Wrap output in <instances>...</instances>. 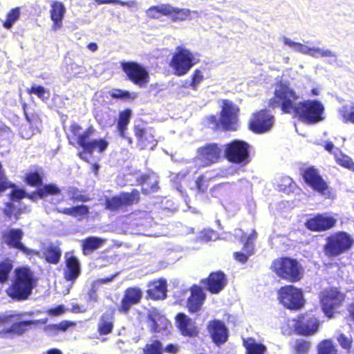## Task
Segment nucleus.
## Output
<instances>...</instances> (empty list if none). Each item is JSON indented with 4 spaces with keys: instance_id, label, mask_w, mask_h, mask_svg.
<instances>
[{
    "instance_id": "de8ad7c7",
    "label": "nucleus",
    "mask_w": 354,
    "mask_h": 354,
    "mask_svg": "<svg viewBox=\"0 0 354 354\" xmlns=\"http://www.w3.org/2000/svg\"><path fill=\"white\" fill-rule=\"evenodd\" d=\"M162 346L160 341L156 340L151 344L146 346V349L144 351V354H162Z\"/></svg>"
},
{
    "instance_id": "4d7b16f0",
    "label": "nucleus",
    "mask_w": 354,
    "mask_h": 354,
    "mask_svg": "<svg viewBox=\"0 0 354 354\" xmlns=\"http://www.w3.org/2000/svg\"><path fill=\"white\" fill-rule=\"evenodd\" d=\"M72 325H73V323L72 322L63 321L58 324L49 325L47 328L55 331H66Z\"/></svg>"
},
{
    "instance_id": "393cba45",
    "label": "nucleus",
    "mask_w": 354,
    "mask_h": 354,
    "mask_svg": "<svg viewBox=\"0 0 354 354\" xmlns=\"http://www.w3.org/2000/svg\"><path fill=\"white\" fill-rule=\"evenodd\" d=\"M206 298L202 288L193 286L191 288V295L187 300V308L192 313H196L201 310Z\"/></svg>"
},
{
    "instance_id": "aec40b11",
    "label": "nucleus",
    "mask_w": 354,
    "mask_h": 354,
    "mask_svg": "<svg viewBox=\"0 0 354 354\" xmlns=\"http://www.w3.org/2000/svg\"><path fill=\"white\" fill-rule=\"evenodd\" d=\"M176 322L178 328L183 336L195 337L198 335L199 330L195 322L186 315L183 313L178 314Z\"/></svg>"
},
{
    "instance_id": "8fccbe9b",
    "label": "nucleus",
    "mask_w": 354,
    "mask_h": 354,
    "mask_svg": "<svg viewBox=\"0 0 354 354\" xmlns=\"http://www.w3.org/2000/svg\"><path fill=\"white\" fill-rule=\"evenodd\" d=\"M253 253L254 250L250 251L248 248L246 249L245 246H243V252H234V257L236 261L242 263H245L248 261L249 257L252 255Z\"/></svg>"
},
{
    "instance_id": "b1692460",
    "label": "nucleus",
    "mask_w": 354,
    "mask_h": 354,
    "mask_svg": "<svg viewBox=\"0 0 354 354\" xmlns=\"http://www.w3.org/2000/svg\"><path fill=\"white\" fill-rule=\"evenodd\" d=\"M39 323L42 322L40 320L17 322L9 329L0 331V337L12 338L13 335H21L28 330V327Z\"/></svg>"
},
{
    "instance_id": "6e6d98bb",
    "label": "nucleus",
    "mask_w": 354,
    "mask_h": 354,
    "mask_svg": "<svg viewBox=\"0 0 354 354\" xmlns=\"http://www.w3.org/2000/svg\"><path fill=\"white\" fill-rule=\"evenodd\" d=\"M3 212L4 214L9 217L14 215L15 220L18 219V215L20 214V209H17L12 203H7Z\"/></svg>"
},
{
    "instance_id": "a19ab883",
    "label": "nucleus",
    "mask_w": 354,
    "mask_h": 354,
    "mask_svg": "<svg viewBox=\"0 0 354 354\" xmlns=\"http://www.w3.org/2000/svg\"><path fill=\"white\" fill-rule=\"evenodd\" d=\"M335 159L338 165L354 172V162L351 158L342 152H339L335 154Z\"/></svg>"
},
{
    "instance_id": "a878e982",
    "label": "nucleus",
    "mask_w": 354,
    "mask_h": 354,
    "mask_svg": "<svg viewBox=\"0 0 354 354\" xmlns=\"http://www.w3.org/2000/svg\"><path fill=\"white\" fill-rule=\"evenodd\" d=\"M82 127L77 123H73L70 127L71 133L75 138L73 140L70 136H68L69 139V143L74 145L76 142L80 147L84 145V142L86 139H89L91 136L95 131L93 127H89L84 131H82Z\"/></svg>"
},
{
    "instance_id": "69168bd1",
    "label": "nucleus",
    "mask_w": 354,
    "mask_h": 354,
    "mask_svg": "<svg viewBox=\"0 0 354 354\" xmlns=\"http://www.w3.org/2000/svg\"><path fill=\"white\" fill-rule=\"evenodd\" d=\"M26 194L23 189H14L11 192V199L13 201H18L19 200L24 198Z\"/></svg>"
},
{
    "instance_id": "864d4df0",
    "label": "nucleus",
    "mask_w": 354,
    "mask_h": 354,
    "mask_svg": "<svg viewBox=\"0 0 354 354\" xmlns=\"http://www.w3.org/2000/svg\"><path fill=\"white\" fill-rule=\"evenodd\" d=\"M29 93L37 95L43 100H47L49 97V93L43 86H32Z\"/></svg>"
},
{
    "instance_id": "39448f33",
    "label": "nucleus",
    "mask_w": 354,
    "mask_h": 354,
    "mask_svg": "<svg viewBox=\"0 0 354 354\" xmlns=\"http://www.w3.org/2000/svg\"><path fill=\"white\" fill-rule=\"evenodd\" d=\"M353 243V239L350 234L339 232L328 237L324 252L328 257H336L348 250Z\"/></svg>"
},
{
    "instance_id": "2eb2a0df",
    "label": "nucleus",
    "mask_w": 354,
    "mask_h": 354,
    "mask_svg": "<svg viewBox=\"0 0 354 354\" xmlns=\"http://www.w3.org/2000/svg\"><path fill=\"white\" fill-rule=\"evenodd\" d=\"M336 223L337 219L328 214H317L307 220L306 227L312 231L322 232L332 228Z\"/></svg>"
},
{
    "instance_id": "a18cd8bd",
    "label": "nucleus",
    "mask_w": 354,
    "mask_h": 354,
    "mask_svg": "<svg viewBox=\"0 0 354 354\" xmlns=\"http://www.w3.org/2000/svg\"><path fill=\"white\" fill-rule=\"evenodd\" d=\"M20 10L19 8H13L7 15V19L3 23V26L6 29H10L13 24L19 19Z\"/></svg>"
},
{
    "instance_id": "0e129e2a",
    "label": "nucleus",
    "mask_w": 354,
    "mask_h": 354,
    "mask_svg": "<svg viewBox=\"0 0 354 354\" xmlns=\"http://www.w3.org/2000/svg\"><path fill=\"white\" fill-rule=\"evenodd\" d=\"M68 70L74 75L78 74H83L86 72V69L84 67L81 66L75 63H72L71 64H70Z\"/></svg>"
},
{
    "instance_id": "1a4fd4ad",
    "label": "nucleus",
    "mask_w": 354,
    "mask_h": 354,
    "mask_svg": "<svg viewBox=\"0 0 354 354\" xmlns=\"http://www.w3.org/2000/svg\"><path fill=\"white\" fill-rule=\"evenodd\" d=\"M322 309L325 315L332 317L334 310L344 300V295L336 288L326 290L320 295Z\"/></svg>"
},
{
    "instance_id": "ddd939ff",
    "label": "nucleus",
    "mask_w": 354,
    "mask_h": 354,
    "mask_svg": "<svg viewBox=\"0 0 354 354\" xmlns=\"http://www.w3.org/2000/svg\"><path fill=\"white\" fill-rule=\"evenodd\" d=\"M140 193L136 189H133L130 193H122L106 200L107 209L114 211L124 206H129L134 203H138L140 198Z\"/></svg>"
},
{
    "instance_id": "052dcab7",
    "label": "nucleus",
    "mask_w": 354,
    "mask_h": 354,
    "mask_svg": "<svg viewBox=\"0 0 354 354\" xmlns=\"http://www.w3.org/2000/svg\"><path fill=\"white\" fill-rule=\"evenodd\" d=\"M203 75L200 70H196L192 75V81L191 86L194 89H196L198 84L203 81Z\"/></svg>"
},
{
    "instance_id": "ea45409f",
    "label": "nucleus",
    "mask_w": 354,
    "mask_h": 354,
    "mask_svg": "<svg viewBox=\"0 0 354 354\" xmlns=\"http://www.w3.org/2000/svg\"><path fill=\"white\" fill-rule=\"evenodd\" d=\"M173 11L171 12L170 14H168L169 16H171L173 20L175 21H183L187 19H192V17L191 14H194L196 15H198L196 11H191L188 9H179L173 7Z\"/></svg>"
},
{
    "instance_id": "3c124183",
    "label": "nucleus",
    "mask_w": 354,
    "mask_h": 354,
    "mask_svg": "<svg viewBox=\"0 0 354 354\" xmlns=\"http://www.w3.org/2000/svg\"><path fill=\"white\" fill-rule=\"evenodd\" d=\"M26 180L31 186H38L42 183V179L37 172H30L26 175Z\"/></svg>"
},
{
    "instance_id": "f03ea898",
    "label": "nucleus",
    "mask_w": 354,
    "mask_h": 354,
    "mask_svg": "<svg viewBox=\"0 0 354 354\" xmlns=\"http://www.w3.org/2000/svg\"><path fill=\"white\" fill-rule=\"evenodd\" d=\"M15 273V279L8 288L7 293L9 297L15 300H26L36 286L37 279L34 273L26 267L16 268Z\"/></svg>"
},
{
    "instance_id": "e2e57ef3",
    "label": "nucleus",
    "mask_w": 354,
    "mask_h": 354,
    "mask_svg": "<svg viewBox=\"0 0 354 354\" xmlns=\"http://www.w3.org/2000/svg\"><path fill=\"white\" fill-rule=\"evenodd\" d=\"M73 216L77 217L78 216H83L88 214V207L86 205H77L73 207Z\"/></svg>"
},
{
    "instance_id": "c03bdc74",
    "label": "nucleus",
    "mask_w": 354,
    "mask_h": 354,
    "mask_svg": "<svg viewBox=\"0 0 354 354\" xmlns=\"http://www.w3.org/2000/svg\"><path fill=\"white\" fill-rule=\"evenodd\" d=\"M319 354H337V349L330 340L322 342L318 346Z\"/></svg>"
},
{
    "instance_id": "f8f14e48",
    "label": "nucleus",
    "mask_w": 354,
    "mask_h": 354,
    "mask_svg": "<svg viewBox=\"0 0 354 354\" xmlns=\"http://www.w3.org/2000/svg\"><path fill=\"white\" fill-rule=\"evenodd\" d=\"M274 124V117L266 110L254 113L250 121V129L257 133L267 132Z\"/></svg>"
},
{
    "instance_id": "f257e3e1",
    "label": "nucleus",
    "mask_w": 354,
    "mask_h": 354,
    "mask_svg": "<svg viewBox=\"0 0 354 354\" xmlns=\"http://www.w3.org/2000/svg\"><path fill=\"white\" fill-rule=\"evenodd\" d=\"M299 96L286 84L276 85L274 97L270 100L272 108L280 107L283 113H294L308 123H317L324 119V104L318 100H308L297 102Z\"/></svg>"
},
{
    "instance_id": "c9c22d12",
    "label": "nucleus",
    "mask_w": 354,
    "mask_h": 354,
    "mask_svg": "<svg viewBox=\"0 0 354 354\" xmlns=\"http://www.w3.org/2000/svg\"><path fill=\"white\" fill-rule=\"evenodd\" d=\"M173 7L167 4H162L150 7L146 12L147 15L153 19H158L161 15H168L172 12Z\"/></svg>"
},
{
    "instance_id": "49530a36",
    "label": "nucleus",
    "mask_w": 354,
    "mask_h": 354,
    "mask_svg": "<svg viewBox=\"0 0 354 354\" xmlns=\"http://www.w3.org/2000/svg\"><path fill=\"white\" fill-rule=\"evenodd\" d=\"M67 194L73 201L86 202L88 201V198L86 196L82 195L77 188L73 187L68 188Z\"/></svg>"
},
{
    "instance_id": "37998d69",
    "label": "nucleus",
    "mask_w": 354,
    "mask_h": 354,
    "mask_svg": "<svg viewBox=\"0 0 354 354\" xmlns=\"http://www.w3.org/2000/svg\"><path fill=\"white\" fill-rule=\"evenodd\" d=\"M38 194L42 198H46L49 195L60 196L61 190L55 184H48L39 189Z\"/></svg>"
},
{
    "instance_id": "4be33fe9",
    "label": "nucleus",
    "mask_w": 354,
    "mask_h": 354,
    "mask_svg": "<svg viewBox=\"0 0 354 354\" xmlns=\"http://www.w3.org/2000/svg\"><path fill=\"white\" fill-rule=\"evenodd\" d=\"M142 292L140 288H127L121 301L120 310L122 313H127L133 305L140 302Z\"/></svg>"
},
{
    "instance_id": "5701e85b",
    "label": "nucleus",
    "mask_w": 354,
    "mask_h": 354,
    "mask_svg": "<svg viewBox=\"0 0 354 354\" xmlns=\"http://www.w3.org/2000/svg\"><path fill=\"white\" fill-rule=\"evenodd\" d=\"M318 322L316 318L310 315L302 317L295 324V330L303 335H313L318 330Z\"/></svg>"
},
{
    "instance_id": "5fc2aeb1",
    "label": "nucleus",
    "mask_w": 354,
    "mask_h": 354,
    "mask_svg": "<svg viewBox=\"0 0 354 354\" xmlns=\"http://www.w3.org/2000/svg\"><path fill=\"white\" fill-rule=\"evenodd\" d=\"M218 239L217 233L213 230H205L200 236V240L202 242H208L210 241H215Z\"/></svg>"
},
{
    "instance_id": "423d86ee",
    "label": "nucleus",
    "mask_w": 354,
    "mask_h": 354,
    "mask_svg": "<svg viewBox=\"0 0 354 354\" xmlns=\"http://www.w3.org/2000/svg\"><path fill=\"white\" fill-rule=\"evenodd\" d=\"M283 40L286 45L288 46L293 50L301 54L307 55L316 59L327 57L332 59L334 62L337 59V53L329 48L308 46L304 44L293 41L286 37L283 38Z\"/></svg>"
},
{
    "instance_id": "7ed1b4c3",
    "label": "nucleus",
    "mask_w": 354,
    "mask_h": 354,
    "mask_svg": "<svg viewBox=\"0 0 354 354\" xmlns=\"http://www.w3.org/2000/svg\"><path fill=\"white\" fill-rule=\"evenodd\" d=\"M271 267L279 277L288 281L296 282L302 277V267L295 259L288 257L277 259L272 262Z\"/></svg>"
},
{
    "instance_id": "cd10ccee",
    "label": "nucleus",
    "mask_w": 354,
    "mask_h": 354,
    "mask_svg": "<svg viewBox=\"0 0 354 354\" xmlns=\"http://www.w3.org/2000/svg\"><path fill=\"white\" fill-rule=\"evenodd\" d=\"M115 310L107 309L100 317L97 323V331L101 335L111 333L113 328Z\"/></svg>"
},
{
    "instance_id": "6e6552de",
    "label": "nucleus",
    "mask_w": 354,
    "mask_h": 354,
    "mask_svg": "<svg viewBox=\"0 0 354 354\" xmlns=\"http://www.w3.org/2000/svg\"><path fill=\"white\" fill-rule=\"evenodd\" d=\"M225 156L232 162L247 164L249 162V145L235 140L225 146Z\"/></svg>"
},
{
    "instance_id": "dca6fc26",
    "label": "nucleus",
    "mask_w": 354,
    "mask_h": 354,
    "mask_svg": "<svg viewBox=\"0 0 354 354\" xmlns=\"http://www.w3.org/2000/svg\"><path fill=\"white\" fill-rule=\"evenodd\" d=\"M221 149L216 144H209L198 149V160L203 166L216 162L221 157Z\"/></svg>"
},
{
    "instance_id": "a211bd4d",
    "label": "nucleus",
    "mask_w": 354,
    "mask_h": 354,
    "mask_svg": "<svg viewBox=\"0 0 354 354\" xmlns=\"http://www.w3.org/2000/svg\"><path fill=\"white\" fill-rule=\"evenodd\" d=\"M207 330L213 342L217 345L224 344L227 340V329L223 322L214 319L209 322Z\"/></svg>"
},
{
    "instance_id": "4468645a",
    "label": "nucleus",
    "mask_w": 354,
    "mask_h": 354,
    "mask_svg": "<svg viewBox=\"0 0 354 354\" xmlns=\"http://www.w3.org/2000/svg\"><path fill=\"white\" fill-rule=\"evenodd\" d=\"M23 236L24 232L21 230L11 229L4 234V239L6 243L10 247L17 248L28 255L33 254L39 257V252L26 248L21 242Z\"/></svg>"
},
{
    "instance_id": "f3484780",
    "label": "nucleus",
    "mask_w": 354,
    "mask_h": 354,
    "mask_svg": "<svg viewBox=\"0 0 354 354\" xmlns=\"http://www.w3.org/2000/svg\"><path fill=\"white\" fill-rule=\"evenodd\" d=\"M305 182L309 185L314 190L324 195L328 186L323 180L319 172L314 167L306 169L303 174Z\"/></svg>"
},
{
    "instance_id": "79ce46f5",
    "label": "nucleus",
    "mask_w": 354,
    "mask_h": 354,
    "mask_svg": "<svg viewBox=\"0 0 354 354\" xmlns=\"http://www.w3.org/2000/svg\"><path fill=\"white\" fill-rule=\"evenodd\" d=\"M12 268V262L10 259H6L0 263V283H3L8 279Z\"/></svg>"
},
{
    "instance_id": "680f3d73",
    "label": "nucleus",
    "mask_w": 354,
    "mask_h": 354,
    "mask_svg": "<svg viewBox=\"0 0 354 354\" xmlns=\"http://www.w3.org/2000/svg\"><path fill=\"white\" fill-rule=\"evenodd\" d=\"M207 181V180L204 176H201L197 178L195 184L198 192H204L207 189L208 185L206 183Z\"/></svg>"
},
{
    "instance_id": "0eeeda50",
    "label": "nucleus",
    "mask_w": 354,
    "mask_h": 354,
    "mask_svg": "<svg viewBox=\"0 0 354 354\" xmlns=\"http://www.w3.org/2000/svg\"><path fill=\"white\" fill-rule=\"evenodd\" d=\"M278 296L280 302L287 308L298 310L304 305L302 291L293 286L281 287Z\"/></svg>"
},
{
    "instance_id": "bb28decb",
    "label": "nucleus",
    "mask_w": 354,
    "mask_h": 354,
    "mask_svg": "<svg viewBox=\"0 0 354 354\" xmlns=\"http://www.w3.org/2000/svg\"><path fill=\"white\" fill-rule=\"evenodd\" d=\"M148 319L149 326L154 333H158L163 329H166L169 324L167 319L156 308L149 310Z\"/></svg>"
},
{
    "instance_id": "c756f323",
    "label": "nucleus",
    "mask_w": 354,
    "mask_h": 354,
    "mask_svg": "<svg viewBox=\"0 0 354 354\" xmlns=\"http://www.w3.org/2000/svg\"><path fill=\"white\" fill-rule=\"evenodd\" d=\"M66 12L64 4L61 2H54L51 6L50 17L54 22L53 29L57 30L62 27V21Z\"/></svg>"
},
{
    "instance_id": "6ab92c4d",
    "label": "nucleus",
    "mask_w": 354,
    "mask_h": 354,
    "mask_svg": "<svg viewBox=\"0 0 354 354\" xmlns=\"http://www.w3.org/2000/svg\"><path fill=\"white\" fill-rule=\"evenodd\" d=\"M134 132L138 139V145L141 149H153L156 145L152 129H145L140 125H136L134 127Z\"/></svg>"
},
{
    "instance_id": "9b49d317",
    "label": "nucleus",
    "mask_w": 354,
    "mask_h": 354,
    "mask_svg": "<svg viewBox=\"0 0 354 354\" xmlns=\"http://www.w3.org/2000/svg\"><path fill=\"white\" fill-rule=\"evenodd\" d=\"M236 105L229 100L223 102L220 122L225 130H235L238 122V112Z\"/></svg>"
},
{
    "instance_id": "2f4dec72",
    "label": "nucleus",
    "mask_w": 354,
    "mask_h": 354,
    "mask_svg": "<svg viewBox=\"0 0 354 354\" xmlns=\"http://www.w3.org/2000/svg\"><path fill=\"white\" fill-rule=\"evenodd\" d=\"M108 145L109 143L105 139L90 140L89 138L85 140L84 145H82L81 147L91 156L95 149H97L99 152H102L107 148Z\"/></svg>"
},
{
    "instance_id": "58836bf2",
    "label": "nucleus",
    "mask_w": 354,
    "mask_h": 354,
    "mask_svg": "<svg viewBox=\"0 0 354 354\" xmlns=\"http://www.w3.org/2000/svg\"><path fill=\"white\" fill-rule=\"evenodd\" d=\"M142 181V192L145 194L157 190L158 181L156 176L152 175H144L141 177Z\"/></svg>"
},
{
    "instance_id": "7c9ffc66",
    "label": "nucleus",
    "mask_w": 354,
    "mask_h": 354,
    "mask_svg": "<svg viewBox=\"0 0 354 354\" xmlns=\"http://www.w3.org/2000/svg\"><path fill=\"white\" fill-rule=\"evenodd\" d=\"M44 255L48 263L57 264L60 260L62 250L58 242L50 243L44 248Z\"/></svg>"
},
{
    "instance_id": "473e14b6",
    "label": "nucleus",
    "mask_w": 354,
    "mask_h": 354,
    "mask_svg": "<svg viewBox=\"0 0 354 354\" xmlns=\"http://www.w3.org/2000/svg\"><path fill=\"white\" fill-rule=\"evenodd\" d=\"M149 296L154 299H164L167 295V282L164 279L154 281L147 291Z\"/></svg>"
},
{
    "instance_id": "774afa93",
    "label": "nucleus",
    "mask_w": 354,
    "mask_h": 354,
    "mask_svg": "<svg viewBox=\"0 0 354 354\" xmlns=\"http://www.w3.org/2000/svg\"><path fill=\"white\" fill-rule=\"evenodd\" d=\"M65 312V308L63 305H59L55 308L49 309L47 313L50 316H58Z\"/></svg>"
},
{
    "instance_id": "e433bc0d",
    "label": "nucleus",
    "mask_w": 354,
    "mask_h": 354,
    "mask_svg": "<svg viewBox=\"0 0 354 354\" xmlns=\"http://www.w3.org/2000/svg\"><path fill=\"white\" fill-rule=\"evenodd\" d=\"M340 119L345 123H354V103L350 102L338 109Z\"/></svg>"
},
{
    "instance_id": "72a5a7b5",
    "label": "nucleus",
    "mask_w": 354,
    "mask_h": 354,
    "mask_svg": "<svg viewBox=\"0 0 354 354\" xmlns=\"http://www.w3.org/2000/svg\"><path fill=\"white\" fill-rule=\"evenodd\" d=\"M243 346L246 350V354H265L267 351L266 346L258 343L253 338L243 339Z\"/></svg>"
},
{
    "instance_id": "20e7f679",
    "label": "nucleus",
    "mask_w": 354,
    "mask_h": 354,
    "mask_svg": "<svg viewBox=\"0 0 354 354\" xmlns=\"http://www.w3.org/2000/svg\"><path fill=\"white\" fill-rule=\"evenodd\" d=\"M198 59L188 49L178 46L174 53L170 66L178 76L185 75Z\"/></svg>"
},
{
    "instance_id": "13d9d810",
    "label": "nucleus",
    "mask_w": 354,
    "mask_h": 354,
    "mask_svg": "<svg viewBox=\"0 0 354 354\" xmlns=\"http://www.w3.org/2000/svg\"><path fill=\"white\" fill-rule=\"evenodd\" d=\"M337 341L340 346L346 350H348L351 346L352 339L346 336L344 334L341 333L337 337Z\"/></svg>"
},
{
    "instance_id": "f704fd0d",
    "label": "nucleus",
    "mask_w": 354,
    "mask_h": 354,
    "mask_svg": "<svg viewBox=\"0 0 354 354\" xmlns=\"http://www.w3.org/2000/svg\"><path fill=\"white\" fill-rule=\"evenodd\" d=\"M104 241L100 238L90 236L82 241V250L84 254H88L98 249Z\"/></svg>"
},
{
    "instance_id": "9d476101",
    "label": "nucleus",
    "mask_w": 354,
    "mask_h": 354,
    "mask_svg": "<svg viewBox=\"0 0 354 354\" xmlns=\"http://www.w3.org/2000/svg\"><path fill=\"white\" fill-rule=\"evenodd\" d=\"M122 68L129 79L140 87H145L149 75L147 70L136 62H122Z\"/></svg>"
},
{
    "instance_id": "4c0bfd02",
    "label": "nucleus",
    "mask_w": 354,
    "mask_h": 354,
    "mask_svg": "<svg viewBox=\"0 0 354 354\" xmlns=\"http://www.w3.org/2000/svg\"><path fill=\"white\" fill-rule=\"evenodd\" d=\"M131 114V111L129 109H127L120 113L119 120L117 124V129L120 136L122 138H126L125 131L127 129V125L129 123Z\"/></svg>"
},
{
    "instance_id": "338daca9",
    "label": "nucleus",
    "mask_w": 354,
    "mask_h": 354,
    "mask_svg": "<svg viewBox=\"0 0 354 354\" xmlns=\"http://www.w3.org/2000/svg\"><path fill=\"white\" fill-rule=\"evenodd\" d=\"M32 313H24L21 314H7V315H0V322H8L10 321V319L14 318L15 317H22L25 315H31Z\"/></svg>"
},
{
    "instance_id": "09e8293b",
    "label": "nucleus",
    "mask_w": 354,
    "mask_h": 354,
    "mask_svg": "<svg viewBox=\"0 0 354 354\" xmlns=\"http://www.w3.org/2000/svg\"><path fill=\"white\" fill-rule=\"evenodd\" d=\"M310 343L304 339H297L295 344V351L296 354H308L310 348Z\"/></svg>"
},
{
    "instance_id": "603ef678",
    "label": "nucleus",
    "mask_w": 354,
    "mask_h": 354,
    "mask_svg": "<svg viewBox=\"0 0 354 354\" xmlns=\"http://www.w3.org/2000/svg\"><path fill=\"white\" fill-rule=\"evenodd\" d=\"M109 94L113 98L121 100L128 99L131 96V94L129 91L118 88H114L109 91Z\"/></svg>"
},
{
    "instance_id": "412c9836",
    "label": "nucleus",
    "mask_w": 354,
    "mask_h": 354,
    "mask_svg": "<svg viewBox=\"0 0 354 354\" xmlns=\"http://www.w3.org/2000/svg\"><path fill=\"white\" fill-rule=\"evenodd\" d=\"M207 290L213 294L221 292L226 284L225 274L222 272H216L210 274L209 277L201 281Z\"/></svg>"
},
{
    "instance_id": "c85d7f7f",
    "label": "nucleus",
    "mask_w": 354,
    "mask_h": 354,
    "mask_svg": "<svg viewBox=\"0 0 354 354\" xmlns=\"http://www.w3.org/2000/svg\"><path fill=\"white\" fill-rule=\"evenodd\" d=\"M68 253H66L64 276L67 281H74L80 274V264L77 258L73 256L68 257Z\"/></svg>"
},
{
    "instance_id": "bf43d9fd",
    "label": "nucleus",
    "mask_w": 354,
    "mask_h": 354,
    "mask_svg": "<svg viewBox=\"0 0 354 354\" xmlns=\"http://www.w3.org/2000/svg\"><path fill=\"white\" fill-rule=\"evenodd\" d=\"M257 237V233L255 230H252V232L246 238L245 242L244 243L245 248L250 251L254 250V241L256 240Z\"/></svg>"
}]
</instances>
